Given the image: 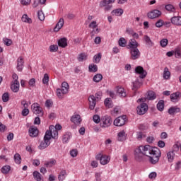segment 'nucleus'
Listing matches in <instances>:
<instances>
[{"mask_svg":"<svg viewBox=\"0 0 181 181\" xmlns=\"http://www.w3.org/2000/svg\"><path fill=\"white\" fill-rule=\"evenodd\" d=\"M93 122H95V124H100L101 122V118L98 115H95L93 117Z\"/></svg>","mask_w":181,"mask_h":181,"instance_id":"obj_47","label":"nucleus"},{"mask_svg":"<svg viewBox=\"0 0 181 181\" xmlns=\"http://www.w3.org/2000/svg\"><path fill=\"white\" fill-rule=\"evenodd\" d=\"M102 55L100 53H98V54L95 55L93 57V62L94 63H98L101 60Z\"/></svg>","mask_w":181,"mask_h":181,"instance_id":"obj_44","label":"nucleus"},{"mask_svg":"<svg viewBox=\"0 0 181 181\" xmlns=\"http://www.w3.org/2000/svg\"><path fill=\"white\" fill-rule=\"evenodd\" d=\"M157 109L158 111H163V110H165V101L163 100L158 101L157 104Z\"/></svg>","mask_w":181,"mask_h":181,"instance_id":"obj_30","label":"nucleus"},{"mask_svg":"<svg viewBox=\"0 0 181 181\" xmlns=\"http://www.w3.org/2000/svg\"><path fill=\"white\" fill-rule=\"evenodd\" d=\"M33 176L34 179L37 181H44L42 174H40V173H39L38 171H34L33 173Z\"/></svg>","mask_w":181,"mask_h":181,"instance_id":"obj_23","label":"nucleus"},{"mask_svg":"<svg viewBox=\"0 0 181 181\" xmlns=\"http://www.w3.org/2000/svg\"><path fill=\"white\" fill-rule=\"evenodd\" d=\"M105 105L108 108H112V104H111V98H106L105 100Z\"/></svg>","mask_w":181,"mask_h":181,"instance_id":"obj_46","label":"nucleus"},{"mask_svg":"<svg viewBox=\"0 0 181 181\" xmlns=\"http://www.w3.org/2000/svg\"><path fill=\"white\" fill-rule=\"evenodd\" d=\"M35 125H40V117H36L34 120Z\"/></svg>","mask_w":181,"mask_h":181,"instance_id":"obj_63","label":"nucleus"},{"mask_svg":"<svg viewBox=\"0 0 181 181\" xmlns=\"http://www.w3.org/2000/svg\"><path fill=\"white\" fill-rule=\"evenodd\" d=\"M42 83L46 85L49 84V74H44V77L42 78Z\"/></svg>","mask_w":181,"mask_h":181,"instance_id":"obj_49","label":"nucleus"},{"mask_svg":"<svg viewBox=\"0 0 181 181\" xmlns=\"http://www.w3.org/2000/svg\"><path fill=\"white\" fill-rule=\"evenodd\" d=\"M3 41L6 46H11V45H12V40L11 39L4 38Z\"/></svg>","mask_w":181,"mask_h":181,"instance_id":"obj_52","label":"nucleus"},{"mask_svg":"<svg viewBox=\"0 0 181 181\" xmlns=\"http://www.w3.org/2000/svg\"><path fill=\"white\" fill-rule=\"evenodd\" d=\"M112 15H115L116 16H121L124 13V10L122 8H117L111 12Z\"/></svg>","mask_w":181,"mask_h":181,"instance_id":"obj_28","label":"nucleus"},{"mask_svg":"<svg viewBox=\"0 0 181 181\" xmlns=\"http://www.w3.org/2000/svg\"><path fill=\"white\" fill-rule=\"evenodd\" d=\"M168 43H169V40H168L166 38H163L160 41L161 47H166V46H168Z\"/></svg>","mask_w":181,"mask_h":181,"instance_id":"obj_43","label":"nucleus"},{"mask_svg":"<svg viewBox=\"0 0 181 181\" xmlns=\"http://www.w3.org/2000/svg\"><path fill=\"white\" fill-rule=\"evenodd\" d=\"M28 132L31 138H36V136L39 135V129H37V127L34 126L30 127Z\"/></svg>","mask_w":181,"mask_h":181,"instance_id":"obj_12","label":"nucleus"},{"mask_svg":"<svg viewBox=\"0 0 181 181\" xmlns=\"http://www.w3.org/2000/svg\"><path fill=\"white\" fill-rule=\"evenodd\" d=\"M9 170H11V166L9 165H4L1 168V172L4 175H8V173H9Z\"/></svg>","mask_w":181,"mask_h":181,"instance_id":"obj_40","label":"nucleus"},{"mask_svg":"<svg viewBox=\"0 0 181 181\" xmlns=\"http://www.w3.org/2000/svg\"><path fill=\"white\" fill-rule=\"evenodd\" d=\"M145 101H146V98H141L137 100V103H143L136 108L137 114L139 115H144V114L148 111V105L145 103Z\"/></svg>","mask_w":181,"mask_h":181,"instance_id":"obj_3","label":"nucleus"},{"mask_svg":"<svg viewBox=\"0 0 181 181\" xmlns=\"http://www.w3.org/2000/svg\"><path fill=\"white\" fill-rule=\"evenodd\" d=\"M175 56L177 59H180V57H181V51H180V49H176L175 50Z\"/></svg>","mask_w":181,"mask_h":181,"instance_id":"obj_57","label":"nucleus"},{"mask_svg":"<svg viewBox=\"0 0 181 181\" xmlns=\"http://www.w3.org/2000/svg\"><path fill=\"white\" fill-rule=\"evenodd\" d=\"M111 124H112V119L110 116L105 115L101 117L100 128H108V127H111Z\"/></svg>","mask_w":181,"mask_h":181,"instance_id":"obj_6","label":"nucleus"},{"mask_svg":"<svg viewBox=\"0 0 181 181\" xmlns=\"http://www.w3.org/2000/svg\"><path fill=\"white\" fill-rule=\"evenodd\" d=\"M156 93L153 90H149L148 92L147 99L150 101H153V100H156Z\"/></svg>","mask_w":181,"mask_h":181,"instance_id":"obj_26","label":"nucleus"},{"mask_svg":"<svg viewBox=\"0 0 181 181\" xmlns=\"http://www.w3.org/2000/svg\"><path fill=\"white\" fill-rule=\"evenodd\" d=\"M101 97H103V93L98 92L94 95H91L89 98V108L90 110H94L95 108V105L97 104V100H101Z\"/></svg>","mask_w":181,"mask_h":181,"instance_id":"obj_2","label":"nucleus"},{"mask_svg":"<svg viewBox=\"0 0 181 181\" xmlns=\"http://www.w3.org/2000/svg\"><path fill=\"white\" fill-rule=\"evenodd\" d=\"M167 158L168 160V162H173V160L175 159V153H173V151H169L167 153Z\"/></svg>","mask_w":181,"mask_h":181,"instance_id":"obj_35","label":"nucleus"},{"mask_svg":"<svg viewBox=\"0 0 181 181\" xmlns=\"http://www.w3.org/2000/svg\"><path fill=\"white\" fill-rule=\"evenodd\" d=\"M168 112L169 115H175V114H177V112H180V107H178L177 106L170 107L168 110Z\"/></svg>","mask_w":181,"mask_h":181,"instance_id":"obj_16","label":"nucleus"},{"mask_svg":"<svg viewBox=\"0 0 181 181\" xmlns=\"http://www.w3.org/2000/svg\"><path fill=\"white\" fill-rule=\"evenodd\" d=\"M25 62H23V58L22 57H20L17 59V66L16 69L18 71H22L23 70V64Z\"/></svg>","mask_w":181,"mask_h":181,"instance_id":"obj_17","label":"nucleus"},{"mask_svg":"<svg viewBox=\"0 0 181 181\" xmlns=\"http://www.w3.org/2000/svg\"><path fill=\"white\" fill-rule=\"evenodd\" d=\"M31 110L33 114L39 115V117H43V108L40 107V105H39V103H33L31 105Z\"/></svg>","mask_w":181,"mask_h":181,"instance_id":"obj_7","label":"nucleus"},{"mask_svg":"<svg viewBox=\"0 0 181 181\" xmlns=\"http://www.w3.org/2000/svg\"><path fill=\"white\" fill-rule=\"evenodd\" d=\"M172 103H177L180 99V92H175L170 95Z\"/></svg>","mask_w":181,"mask_h":181,"instance_id":"obj_15","label":"nucleus"},{"mask_svg":"<svg viewBox=\"0 0 181 181\" xmlns=\"http://www.w3.org/2000/svg\"><path fill=\"white\" fill-rule=\"evenodd\" d=\"M96 181H101V173H96L95 174Z\"/></svg>","mask_w":181,"mask_h":181,"instance_id":"obj_64","label":"nucleus"},{"mask_svg":"<svg viewBox=\"0 0 181 181\" xmlns=\"http://www.w3.org/2000/svg\"><path fill=\"white\" fill-rule=\"evenodd\" d=\"M56 163V160H51L50 161H47V163H45V166L47 168H52L53 165Z\"/></svg>","mask_w":181,"mask_h":181,"instance_id":"obj_45","label":"nucleus"},{"mask_svg":"<svg viewBox=\"0 0 181 181\" xmlns=\"http://www.w3.org/2000/svg\"><path fill=\"white\" fill-rule=\"evenodd\" d=\"M119 46L121 47H125L127 46V40L124 37H120L118 41Z\"/></svg>","mask_w":181,"mask_h":181,"instance_id":"obj_37","label":"nucleus"},{"mask_svg":"<svg viewBox=\"0 0 181 181\" xmlns=\"http://www.w3.org/2000/svg\"><path fill=\"white\" fill-rule=\"evenodd\" d=\"M124 139H125V132L124 131L119 132L117 134V140L119 141H122Z\"/></svg>","mask_w":181,"mask_h":181,"instance_id":"obj_34","label":"nucleus"},{"mask_svg":"<svg viewBox=\"0 0 181 181\" xmlns=\"http://www.w3.org/2000/svg\"><path fill=\"white\" fill-rule=\"evenodd\" d=\"M52 136L49 132H46L45 135L44 136V140L41 141L39 145V149H46L49 145H50V139H52Z\"/></svg>","mask_w":181,"mask_h":181,"instance_id":"obj_4","label":"nucleus"},{"mask_svg":"<svg viewBox=\"0 0 181 181\" xmlns=\"http://www.w3.org/2000/svg\"><path fill=\"white\" fill-rule=\"evenodd\" d=\"M165 9L166 11H168V12H175V11H176L175 6H173L172 4H167L165 6Z\"/></svg>","mask_w":181,"mask_h":181,"instance_id":"obj_42","label":"nucleus"},{"mask_svg":"<svg viewBox=\"0 0 181 181\" xmlns=\"http://www.w3.org/2000/svg\"><path fill=\"white\" fill-rule=\"evenodd\" d=\"M127 121V119L126 115L119 116L115 119L114 125H115L116 127H122V125H125Z\"/></svg>","mask_w":181,"mask_h":181,"instance_id":"obj_8","label":"nucleus"},{"mask_svg":"<svg viewBox=\"0 0 181 181\" xmlns=\"http://www.w3.org/2000/svg\"><path fill=\"white\" fill-rule=\"evenodd\" d=\"M21 21L25 23H32V18H29L27 14L23 15Z\"/></svg>","mask_w":181,"mask_h":181,"instance_id":"obj_36","label":"nucleus"},{"mask_svg":"<svg viewBox=\"0 0 181 181\" xmlns=\"http://www.w3.org/2000/svg\"><path fill=\"white\" fill-rule=\"evenodd\" d=\"M175 170H179L180 169H181V161H177L175 163Z\"/></svg>","mask_w":181,"mask_h":181,"instance_id":"obj_62","label":"nucleus"},{"mask_svg":"<svg viewBox=\"0 0 181 181\" xmlns=\"http://www.w3.org/2000/svg\"><path fill=\"white\" fill-rule=\"evenodd\" d=\"M162 15V12L159 10H153L150 13H148L147 16L149 19H156V18H159Z\"/></svg>","mask_w":181,"mask_h":181,"instance_id":"obj_11","label":"nucleus"},{"mask_svg":"<svg viewBox=\"0 0 181 181\" xmlns=\"http://www.w3.org/2000/svg\"><path fill=\"white\" fill-rule=\"evenodd\" d=\"M89 28H92L93 29H95V28H97V21H92L89 24Z\"/></svg>","mask_w":181,"mask_h":181,"instance_id":"obj_61","label":"nucleus"},{"mask_svg":"<svg viewBox=\"0 0 181 181\" xmlns=\"http://www.w3.org/2000/svg\"><path fill=\"white\" fill-rule=\"evenodd\" d=\"M66 93H63V90L61 88H58L57 90V95L59 98H63V95Z\"/></svg>","mask_w":181,"mask_h":181,"instance_id":"obj_51","label":"nucleus"},{"mask_svg":"<svg viewBox=\"0 0 181 181\" xmlns=\"http://www.w3.org/2000/svg\"><path fill=\"white\" fill-rule=\"evenodd\" d=\"M62 129V125L56 124V126H50L49 129L47 132H49L51 136H52L53 139H57L59 138V132Z\"/></svg>","mask_w":181,"mask_h":181,"instance_id":"obj_5","label":"nucleus"},{"mask_svg":"<svg viewBox=\"0 0 181 181\" xmlns=\"http://www.w3.org/2000/svg\"><path fill=\"white\" fill-rule=\"evenodd\" d=\"M11 88L13 93H18L19 91V81H14L13 83L11 86Z\"/></svg>","mask_w":181,"mask_h":181,"instance_id":"obj_24","label":"nucleus"},{"mask_svg":"<svg viewBox=\"0 0 181 181\" xmlns=\"http://www.w3.org/2000/svg\"><path fill=\"white\" fill-rule=\"evenodd\" d=\"M117 94L119 97H122V98H125V97H127V92H125V89H124V88H117Z\"/></svg>","mask_w":181,"mask_h":181,"instance_id":"obj_21","label":"nucleus"},{"mask_svg":"<svg viewBox=\"0 0 181 181\" xmlns=\"http://www.w3.org/2000/svg\"><path fill=\"white\" fill-rule=\"evenodd\" d=\"M87 59V54L86 53H81L78 54V60L79 62H84Z\"/></svg>","mask_w":181,"mask_h":181,"instance_id":"obj_41","label":"nucleus"},{"mask_svg":"<svg viewBox=\"0 0 181 181\" xmlns=\"http://www.w3.org/2000/svg\"><path fill=\"white\" fill-rule=\"evenodd\" d=\"M88 70L90 73H97L98 71V66L94 64H91L88 66Z\"/></svg>","mask_w":181,"mask_h":181,"instance_id":"obj_27","label":"nucleus"},{"mask_svg":"<svg viewBox=\"0 0 181 181\" xmlns=\"http://www.w3.org/2000/svg\"><path fill=\"white\" fill-rule=\"evenodd\" d=\"M144 42H146V45H147V46H149L150 47L153 46V42H152V40H151V37H149V36L144 35Z\"/></svg>","mask_w":181,"mask_h":181,"instance_id":"obj_32","label":"nucleus"},{"mask_svg":"<svg viewBox=\"0 0 181 181\" xmlns=\"http://www.w3.org/2000/svg\"><path fill=\"white\" fill-rule=\"evenodd\" d=\"M135 73L136 74H140L139 78H145V77H146V74H148L146 71L144 69V67L141 66H138L137 67L135 68Z\"/></svg>","mask_w":181,"mask_h":181,"instance_id":"obj_10","label":"nucleus"},{"mask_svg":"<svg viewBox=\"0 0 181 181\" xmlns=\"http://www.w3.org/2000/svg\"><path fill=\"white\" fill-rule=\"evenodd\" d=\"M128 46L129 49H135V48H138V46H139V44L138 43V42H136L135 39H132L129 42Z\"/></svg>","mask_w":181,"mask_h":181,"instance_id":"obj_20","label":"nucleus"},{"mask_svg":"<svg viewBox=\"0 0 181 181\" xmlns=\"http://www.w3.org/2000/svg\"><path fill=\"white\" fill-rule=\"evenodd\" d=\"M165 141H163L162 140L158 141V146L159 148H165Z\"/></svg>","mask_w":181,"mask_h":181,"instance_id":"obj_60","label":"nucleus"},{"mask_svg":"<svg viewBox=\"0 0 181 181\" xmlns=\"http://www.w3.org/2000/svg\"><path fill=\"white\" fill-rule=\"evenodd\" d=\"M78 153V152L77 151V150H72L70 152V155H71V156H72V158H76V156H77Z\"/></svg>","mask_w":181,"mask_h":181,"instance_id":"obj_59","label":"nucleus"},{"mask_svg":"<svg viewBox=\"0 0 181 181\" xmlns=\"http://www.w3.org/2000/svg\"><path fill=\"white\" fill-rule=\"evenodd\" d=\"M37 16H38V18L40 19V21H45V14L43 13V11H38Z\"/></svg>","mask_w":181,"mask_h":181,"instance_id":"obj_53","label":"nucleus"},{"mask_svg":"<svg viewBox=\"0 0 181 181\" xmlns=\"http://www.w3.org/2000/svg\"><path fill=\"white\" fill-rule=\"evenodd\" d=\"M81 121L82 119L80 115H74L71 117V122L75 124V125H80V124H81Z\"/></svg>","mask_w":181,"mask_h":181,"instance_id":"obj_13","label":"nucleus"},{"mask_svg":"<svg viewBox=\"0 0 181 181\" xmlns=\"http://www.w3.org/2000/svg\"><path fill=\"white\" fill-rule=\"evenodd\" d=\"M28 84L30 86V87H35L36 86V80L35 78H31Z\"/></svg>","mask_w":181,"mask_h":181,"instance_id":"obj_55","label":"nucleus"},{"mask_svg":"<svg viewBox=\"0 0 181 181\" xmlns=\"http://www.w3.org/2000/svg\"><path fill=\"white\" fill-rule=\"evenodd\" d=\"M129 51L132 60H136L141 57V52L138 48H132Z\"/></svg>","mask_w":181,"mask_h":181,"instance_id":"obj_9","label":"nucleus"},{"mask_svg":"<svg viewBox=\"0 0 181 181\" xmlns=\"http://www.w3.org/2000/svg\"><path fill=\"white\" fill-rule=\"evenodd\" d=\"M58 46L59 47H67V38L63 37L58 40Z\"/></svg>","mask_w":181,"mask_h":181,"instance_id":"obj_22","label":"nucleus"},{"mask_svg":"<svg viewBox=\"0 0 181 181\" xmlns=\"http://www.w3.org/2000/svg\"><path fill=\"white\" fill-rule=\"evenodd\" d=\"M66 176H67V172L65 170H63L60 172L59 175H58V180L63 181L66 179Z\"/></svg>","mask_w":181,"mask_h":181,"instance_id":"obj_29","label":"nucleus"},{"mask_svg":"<svg viewBox=\"0 0 181 181\" xmlns=\"http://www.w3.org/2000/svg\"><path fill=\"white\" fill-rule=\"evenodd\" d=\"M103 80V75L101 74H98L93 76V81L95 83H100Z\"/></svg>","mask_w":181,"mask_h":181,"instance_id":"obj_38","label":"nucleus"},{"mask_svg":"<svg viewBox=\"0 0 181 181\" xmlns=\"http://www.w3.org/2000/svg\"><path fill=\"white\" fill-rule=\"evenodd\" d=\"M14 160L18 165H20V163H21L22 158H21V155L19 153H16L14 155Z\"/></svg>","mask_w":181,"mask_h":181,"instance_id":"obj_39","label":"nucleus"},{"mask_svg":"<svg viewBox=\"0 0 181 181\" xmlns=\"http://www.w3.org/2000/svg\"><path fill=\"white\" fill-rule=\"evenodd\" d=\"M179 148H180V146H179V144H175L173 146V150L171 151L173 153L177 152L179 151Z\"/></svg>","mask_w":181,"mask_h":181,"instance_id":"obj_58","label":"nucleus"},{"mask_svg":"<svg viewBox=\"0 0 181 181\" xmlns=\"http://www.w3.org/2000/svg\"><path fill=\"white\" fill-rule=\"evenodd\" d=\"M57 50H59V46H57V45H53L49 46V52H57Z\"/></svg>","mask_w":181,"mask_h":181,"instance_id":"obj_50","label":"nucleus"},{"mask_svg":"<svg viewBox=\"0 0 181 181\" xmlns=\"http://www.w3.org/2000/svg\"><path fill=\"white\" fill-rule=\"evenodd\" d=\"M162 153L158 147H152L149 145L141 146L135 150L134 156L136 159H142V156H147L148 162L151 165H156L159 162Z\"/></svg>","mask_w":181,"mask_h":181,"instance_id":"obj_1","label":"nucleus"},{"mask_svg":"<svg viewBox=\"0 0 181 181\" xmlns=\"http://www.w3.org/2000/svg\"><path fill=\"white\" fill-rule=\"evenodd\" d=\"M2 100L4 103H8V101H9V94L8 93H4L3 94Z\"/></svg>","mask_w":181,"mask_h":181,"instance_id":"obj_48","label":"nucleus"},{"mask_svg":"<svg viewBox=\"0 0 181 181\" xmlns=\"http://www.w3.org/2000/svg\"><path fill=\"white\" fill-rule=\"evenodd\" d=\"M163 25H164V21L162 19L158 20L156 23V28H162Z\"/></svg>","mask_w":181,"mask_h":181,"instance_id":"obj_54","label":"nucleus"},{"mask_svg":"<svg viewBox=\"0 0 181 181\" xmlns=\"http://www.w3.org/2000/svg\"><path fill=\"white\" fill-rule=\"evenodd\" d=\"M171 23L175 26H181V16H174L170 19Z\"/></svg>","mask_w":181,"mask_h":181,"instance_id":"obj_18","label":"nucleus"},{"mask_svg":"<svg viewBox=\"0 0 181 181\" xmlns=\"http://www.w3.org/2000/svg\"><path fill=\"white\" fill-rule=\"evenodd\" d=\"M23 117H28V115H29V109L28 108H24L23 110H22V112H21Z\"/></svg>","mask_w":181,"mask_h":181,"instance_id":"obj_56","label":"nucleus"},{"mask_svg":"<svg viewBox=\"0 0 181 181\" xmlns=\"http://www.w3.org/2000/svg\"><path fill=\"white\" fill-rule=\"evenodd\" d=\"M70 138H71V133H66L62 136V141L64 144H67L69 141H70Z\"/></svg>","mask_w":181,"mask_h":181,"instance_id":"obj_33","label":"nucleus"},{"mask_svg":"<svg viewBox=\"0 0 181 181\" xmlns=\"http://www.w3.org/2000/svg\"><path fill=\"white\" fill-rule=\"evenodd\" d=\"M132 90L136 91V90L141 88V86H142V80H139V78L136 79L135 81L132 82Z\"/></svg>","mask_w":181,"mask_h":181,"instance_id":"obj_14","label":"nucleus"},{"mask_svg":"<svg viewBox=\"0 0 181 181\" xmlns=\"http://www.w3.org/2000/svg\"><path fill=\"white\" fill-rule=\"evenodd\" d=\"M163 78H165V80H169V78H170V71H169L168 67L164 68Z\"/></svg>","mask_w":181,"mask_h":181,"instance_id":"obj_31","label":"nucleus"},{"mask_svg":"<svg viewBox=\"0 0 181 181\" xmlns=\"http://www.w3.org/2000/svg\"><path fill=\"white\" fill-rule=\"evenodd\" d=\"M110 159L111 158H110V156L103 155L100 160V165H107L110 162Z\"/></svg>","mask_w":181,"mask_h":181,"instance_id":"obj_25","label":"nucleus"},{"mask_svg":"<svg viewBox=\"0 0 181 181\" xmlns=\"http://www.w3.org/2000/svg\"><path fill=\"white\" fill-rule=\"evenodd\" d=\"M64 25V19L60 18L59 22L56 24L54 32H59V30H61L62 28H63V25Z\"/></svg>","mask_w":181,"mask_h":181,"instance_id":"obj_19","label":"nucleus"}]
</instances>
